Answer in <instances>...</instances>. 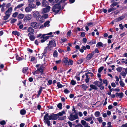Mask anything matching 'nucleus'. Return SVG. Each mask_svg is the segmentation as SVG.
<instances>
[{
    "mask_svg": "<svg viewBox=\"0 0 127 127\" xmlns=\"http://www.w3.org/2000/svg\"><path fill=\"white\" fill-rule=\"evenodd\" d=\"M48 114H46L44 117V123L46 124H47L48 126H50V122L49 121L50 120L49 119V118L48 117Z\"/></svg>",
    "mask_w": 127,
    "mask_h": 127,
    "instance_id": "nucleus-6",
    "label": "nucleus"
},
{
    "mask_svg": "<svg viewBox=\"0 0 127 127\" xmlns=\"http://www.w3.org/2000/svg\"><path fill=\"white\" fill-rule=\"evenodd\" d=\"M46 114H48V117L49 118V120H56L58 118V116L57 114H52L50 115H49V114L48 113Z\"/></svg>",
    "mask_w": 127,
    "mask_h": 127,
    "instance_id": "nucleus-2",
    "label": "nucleus"
},
{
    "mask_svg": "<svg viewBox=\"0 0 127 127\" xmlns=\"http://www.w3.org/2000/svg\"><path fill=\"white\" fill-rule=\"evenodd\" d=\"M50 7L49 6H47L45 8L43 9V11L44 13L48 12L50 9Z\"/></svg>",
    "mask_w": 127,
    "mask_h": 127,
    "instance_id": "nucleus-13",
    "label": "nucleus"
},
{
    "mask_svg": "<svg viewBox=\"0 0 127 127\" xmlns=\"http://www.w3.org/2000/svg\"><path fill=\"white\" fill-rule=\"evenodd\" d=\"M111 92H112V91H115L117 92H119L120 91V89H114L112 88V89H111Z\"/></svg>",
    "mask_w": 127,
    "mask_h": 127,
    "instance_id": "nucleus-51",
    "label": "nucleus"
},
{
    "mask_svg": "<svg viewBox=\"0 0 127 127\" xmlns=\"http://www.w3.org/2000/svg\"><path fill=\"white\" fill-rule=\"evenodd\" d=\"M12 11V8L11 7L8 8L7 10L4 13L5 15H7L10 16Z\"/></svg>",
    "mask_w": 127,
    "mask_h": 127,
    "instance_id": "nucleus-8",
    "label": "nucleus"
},
{
    "mask_svg": "<svg viewBox=\"0 0 127 127\" xmlns=\"http://www.w3.org/2000/svg\"><path fill=\"white\" fill-rule=\"evenodd\" d=\"M75 127H83L81 124H79L75 125Z\"/></svg>",
    "mask_w": 127,
    "mask_h": 127,
    "instance_id": "nucleus-58",
    "label": "nucleus"
},
{
    "mask_svg": "<svg viewBox=\"0 0 127 127\" xmlns=\"http://www.w3.org/2000/svg\"><path fill=\"white\" fill-rule=\"evenodd\" d=\"M120 85L122 87H123L124 86L125 84L122 81H120L119 82Z\"/></svg>",
    "mask_w": 127,
    "mask_h": 127,
    "instance_id": "nucleus-44",
    "label": "nucleus"
},
{
    "mask_svg": "<svg viewBox=\"0 0 127 127\" xmlns=\"http://www.w3.org/2000/svg\"><path fill=\"white\" fill-rule=\"evenodd\" d=\"M57 86L59 88H61L63 87L62 85L59 82L57 83Z\"/></svg>",
    "mask_w": 127,
    "mask_h": 127,
    "instance_id": "nucleus-47",
    "label": "nucleus"
},
{
    "mask_svg": "<svg viewBox=\"0 0 127 127\" xmlns=\"http://www.w3.org/2000/svg\"><path fill=\"white\" fill-rule=\"evenodd\" d=\"M25 10L26 12L28 13L31 12L32 10V9L29 6L25 8Z\"/></svg>",
    "mask_w": 127,
    "mask_h": 127,
    "instance_id": "nucleus-16",
    "label": "nucleus"
},
{
    "mask_svg": "<svg viewBox=\"0 0 127 127\" xmlns=\"http://www.w3.org/2000/svg\"><path fill=\"white\" fill-rule=\"evenodd\" d=\"M48 50H49V48L48 47V46H47V47H45V49L44 50V51L42 53V54L43 55H44L45 56H46V54L47 53V51Z\"/></svg>",
    "mask_w": 127,
    "mask_h": 127,
    "instance_id": "nucleus-17",
    "label": "nucleus"
},
{
    "mask_svg": "<svg viewBox=\"0 0 127 127\" xmlns=\"http://www.w3.org/2000/svg\"><path fill=\"white\" fill-rule=\"evenodd\" d=\"M61 6L60 4H55L53 7L52 10L55 12L58 13L59 12Z\"/></svg>",
    "mask_w": 127,
    "mask_h": 127,
    "instance_id": "nucleus-3",
    "label": "nucleus"
},
{
    "mask_svg": "<svg viewBox=\"0 0 127 127\" xmlns=\"http://www.w3.org/2000/svg\"><path fill=\"white\" fill-rule=\"evenodd\" d=\"M42 17L43 18L46 19L48 18V15L47 14H44L43 15Z\"/></svg>",
    "mask_w": 127,
    "mask_h": 127,
    "instance_id": "nucleus-53",
    "label": "nucleus"
},
{
    "mask_svg": "<svg viewBox=\"0 0 127 127\" xmlns=\"http://www.w3.org/2000/svg\"><path fill=\"white\" fill-rule=\"evenodd\" d=\"M120 74L122 76H124V78L125 77L126 75V73L124 71L121 72Z\"/></svg>",
    "mask_w": 127,
    "mask_h": 127,
    "instance_id": "nucleus-55",
    "label": "nucleus"
},
{
    "mask_svg": "<svg viewBox=\"0 0 127 127\" xmlns=\"http://www.w3.org/2000/svg\"><path fill=\"white\" fill-rule=\"evenodd\" d=\"M49 23L50 21H47L44 24V27H48L49 26Z\"/></svg>",
    "mask_w": 127,
    "mask_h": 127,
    "instance_id": "nucleus-24",
    "label": "nucleus"
},
{
    "mask_svg": "<svg viewBox=\"0 0 127 127\" xmlns=\"http://www.w3.org/2000/svg\"><path fill=\"white\" fill-rule=\"evenodd\" d=\"M42 87H41L40 88V89H39V90L38 91V94L37 95V96L38 97L41 94V91H42Z\"/></svg>",
    "mask_w": 127,
    "mask_h": 127,
    "instance_id": "nucleus-32",
    "label": "nucleus"
},
{
    "mask_svg": "<svg viewBox=\"0 0 127 127\" xmlns=\"http://www.w3.org/2000/svg\"><path fill=\"white\" fill-rule=\"evenodd\" d=\"M65 114V112L64 111H62L61 112H59L57 114L58 115V118H59V119H58V120H64L65 119H66V116H64L59 118V116H62L64 114Z\"/></svg>",
    "mask_w": 127,
    "mask_h": 127,
    "instance_id": "nucleus-4",
    "label": "nucleus"
},
{
    "mask_svg": "<svg viewBox=\"0 0 127 127\" xmlns=\"http://www.w3.org/2000/svg\"><path fill=\"white\" fill-rule=\"evenodd\" d=\"M36 67H38L37 69V70L41 72V74L43 72V66L40 65H36Z\"/></svg>",
    "mask_w": 127,
    "mask_h": 127,
    "instance_id": "nucleus-9",
    "label": "nucleus"
},
{
    "mask_svg": "<svg viewBox=\"0 0 127 127\" xmlns=\"http://www.w3.org/2000/svg\"><path fill=\"white\" fill-rule=\"evenodd\" d=\"M29 6L32 9H33L35 8L36 7L35 4H29Z\"/></svg>",
    "mask_w": 127,
    "mask_h": 127,
    "instance_id": "nucleus-25",
    "label": "nucleus"
},
{
    "mask_svg": "<svg viewBox=\"0 0 127 127\" xmlns=\"http://www.w3.org/2000/svg\"><path fill=\"white\" fill-rule=\"evenodd\" d=\"M52 32H51L49 33H48L46 34H44L42 36L41 38H43L44 39L46 40H47L50 37V36H45V35H50L52 34Z\"/></svg>",
    "mask_w": 127,
    "mask_h": 127,
    "instance_id": "nucleus-10",
    "label": "nucleus"
},
{
    "mask_svg": "<svg viewBox=\"0 0 127 127\" xmlns=\"http://www.w3.org/2000/svg\"><path fill=\"white\" fill-rule=\"evenodd\" d=\"M28 36L29 37L30 40L32 41H34L35 38V37L34 36V34H30L28 33Z\"/></svg>",
    "mask_w": 127,
    "mask_h": 127,
    "instance_id": "nucleus-11",
    "label": "nucleus"
},
{
    "mask_svg": "<svg viewBox=\"0 0 127 127\" xmlns=\"http://www.w3.org/2000/svg\"><path fill=\"white\" fill-rule=\"evenodd\" d=\"M53 56L54 57H57L58 56V53L57 51L55 50L54 51L53 53Z\"/></svg>",
    "mask_w": 127,
    "mask_h": 127,
    "instance_id": "nucleus-39",
    "label": "nucleus"
},
{
    "mask_svg": "<svg viewBox=\"0 0 127 127\" xmlns=\"http://www.w3.org/2000/svg\"><path fill=\"white\" fill-rule=\"evenodd\" d=\"M62 104L61 103H59L58 105V107L60 109H62Z\"/></svg>",
    "mask_w": 127,
    "mask_h": 127,
    "instance_id": "nucleus-50",
    "label": "nucleus"
},
{
    "mask_svg": "<svg viewBox=\"0 0 127 127\" xmlns=\"http://www.w3.org/2000/svg\"><path fill=\"white\" fill-rule=\"evenodd\" d=\"M103 82L104 84H106V86H107L108 83H107V81L106 80H105L103 81Z\"/></svg>",
    "mask_w": 127,
    "mask_h": 127,
    "instance_id": "nucleus-59",
    "label": "nucleus"
},
{
    "mask_svg": "<svg viewBox=\"0 0 127 127\" xmlns=\"http://www.w3.org/2000/svg\"><path fill=\"white\" fill-rule=\"evenodd\" d=\"M119 26L120 27V29L121 30H123V29L124 26L122 24H120L119 25Z\"/></svg>",
    "mask_w": 127,
    "mask_h": 127,
    "instance_id": "nucleus-62",
    "label": "nucleus"
},
{
    "mask_svg": "<svg viewBox=\"0 0 127 127\" xmlns=\"http://www.w3.org/2000/svg\"><path fill=\"white\" fill-rule=\"evenodd\" d=\"M5 15L3 16V19L4 20H6L8 19L10 16L7 15Z\"/></svg>",
    "mask_w": 127,
    "mask_h": 127,
    "instance_id": "nucleus-29",
    "label": "nucleus"
},
{
    "mask_svg": "<svg viewBox=\"0 0 127 127\" xmlns=\"http://www.w3.org/2000/svg\"><path fill=\"white\" fill-rule=\"evenodd\" d=\"M67 123L68 124L69 126L70 127H72V123L70 121H68L67 122Z\"/></svg>",
    "mask_w": 127,
    "mask_h": 127,
    "instance_id": "nucleus-60",
    "label": "nucleus"
},
{
    "mask_svg": "<svg viewBox=\"0 0 127 127\" xmlns=\"http://www.w3.org/2000/svg\"><path fill=\"white\" fill-rule=\"evenodd\" d=\"M116 9V8H115L113 7H112L111 8H110L108 10V12H111V11L114 10Z\"/></svg>",
    "mask_w": 127,
    "mask_h": 127,
    "instance_id": "nucleus-42",
    "label": "nucleus"
},
{
    "mask_svg": "<svg viewBox=\"0 0 127 127\" xmlns=\"http://www.w3.org/2000/svg\"><path fill=\"white\" fill-rule=\"evenodd\" d=\"M116 97L119 96L120 98H122L123 97V94L122 93H116Z\"/></svg>",
    "mask_w": 127,
    "mask_h": 127,
    "instance_id": "nucleus-15",
    "label": "nucleus"
},
{
    "mask_svg": "<svg viewBox=\"0 0 127 127\" xmlns=\"http://www.w3.org/2000/svg\"><path fill=\"white\" fill-rule=\"evenodd\" d=\"M90 86L92 89L94 90H96L98 89L97 87L95 85L91 84L90 85Z\"/></svg>",
    "mask_w": 127,
    "mask_h": 127,
    "instance_id": "nucleus-18",
    "label": "nucleus"
},
{
    "mask_svg": "<svg viewBox=\"0 0 127 127\" xmlns=\"http://www.w3.org/2000/svg\"><path fill=\"white\" fill-rule=\"evenodd\" d=\"M56 46V43L55 41L54 40H52L49 42V43L47 44V46L50 50L52 49V47Z\"/></svg>",
    "mask_w": 127,
    "mask_h": 127,
    "instance_id": "nucleus-1",
    "label": "nucleus"
},
{
    "mask_svg": "<svg viewBox=\"0 0 127 127\" xmlns=\"http://www.w3.org/2000/svg\"><path fill=\"white\" fill-rule=\"evenodd\" d=\"M111 122H108L107 124V125H108L107 127H112V126L111 125Z\"/></svg>",
    "mask_w": 127,
    "mask_h": 127,
    "instance_id": "nucleus-64",
    "label": "nucleus"
},
{
    "mask_svg": "<svg viewBox=\"0 0 127 127\" xmlns=\"http://www.w3.org/2000/svg\"><path fill=\"white\" fill-rule=\"evenodd\" d=\"M18 14V13L17 12H15L12 15V16L14 18L16 17Z\"/></svg>",
    "mask_w": 127,
    "mask_h": 127,
    "instance_id": "nucleus-43",
    "label": "nucleus"
},
{
    "mask_svg": "<svg viewBox=\"0 0 127 127\" xmlns=\"http://www.w3.org/2000/svg\"><path fill=\"white\" fill-rule=\"evenodd\" d=\"M95 115L96 117H99L100 115V113L99 111H96L95 113Z\"/></svg>",
    "mask_w": 127,
    "mask_h": 127,
    "instance_id": "nucleus-26",
    "label": "nucleus"
},
{
    "mask_svg": "<svg viewBox=\"0 0 127 127\" xmlns=\"http://www.w3.org/2000/svg\"><path fill=\"white\" fill-rule=\"evenodd\" d=\"M73 113H71L68 118L69 120L71 121H73L78 118L77 114L76 113L75 115H73Z\"/></svg>",
    "mask_w": 127,
    "mask_h": 127,
    "instance_id": "nucleus-5",
    "label": "nucleus"
},
{
    "mask_svg": "<svg viewBox=\"0 0 127 127\" xmlns=\"http://www.w3.org/2000/svg\"><path fill=\"white\" fill-rule=\"evenodd\" d=\"M12 33L13 34L15 35H16L18 36H19L20 35L19 33L17 31H13L12 32Z\"/></svg>",
    "mask_w": 127,
    "mask_h": 127,
    "instance_id": "nucleus-31",
    "label": "nucleus"
},
{
    "mask_svg": "<svg viewBox=\"0 0 127 127\" xmlns=\"http://www.w3.org/2000/svg\"><path fill=\"white\" fill-rule=\"evenodd\" d=\"M82 88L84 89L85 90H86L87 88L88 87L85 84H83L81 85Z\"/></svg>",
    "mask_w": 127,
    "mask_h": 127,
    "instance_id": "nucleus-20",
    "label": "nucleus"
},
{
    "mask_svg": "<svg viewBox=\"0 0 127 127\" xmlns=\"http://www.w3.org/2000/svg\"><path fill=\"white\" fill-rule=\"evenodd\" d=\"M21 114L23 115H25L26 113V111L25 110L22 109L20 111Z\"/></svg>",
    "mask_w": 127,
    "mask_h": 127,
    "instance_id": "nucleus-34",
    "label": "nucleus"
},
{
    "mask_svg": "<svg viewBox=\"0 0 127 127\" xmlns=\"http://www.w3.org/2000/svg\"><path fill=\"white\" fill-rule=\"evenodd\" d=\"M104 68L103 67H100L98 70V72L99 73H100L102 71L103 69Z\"/></svg>",
    "mask_w": 127,
    "mask_h": 127,
    "instance_id": "nucleus-54",
    "label": "nucleus"
},
{
    "mask_svg": "<svg viewBox=\"0 0 127 127\" xmlns=\"http://www.w3.org/2000/svg\"><path fill=\"white\" fill-rule=\"evenodd\" d=\"M97 47H103V44L101 42H98L96 45Z\"/></svg>",
    "mask_w": 127,
    "mask_h": 127,
    "instance_id": "nucleus-19",
    "label": "nucleus"
},
{
    "mask_svg": "<svg viewBox=\"0 0 127 127\" xmlns=\"http://www.w3.org/2000/svg\"><path fill=\"white\" fill-rule=\"evenodd\" d=\"M24 17V15L22 14H20L18 16V18L19 19H23Z\"/></svg>",
    "mask_w": 127,
    "mask_h": 127,
    "instance_id": "nucleus-33",
    "label": "nucleus"
},
{
    "mask_svg": "<svg viewBox=\"0 0 127 127\" xmlns=\"http://www.w3.org/2000/svg\"><path fill=\"white\" fill-rule=\"evenodd\" d=\"M79 74L78 75L76 76L75 77L77 80L78 81H79L80 80V78L79 77Z\"/></svg>",
    "mask_w": 127,
    "mask_h": 127,
    "instance_id": "nucleus-56",
    "label": "nucleus"
},
{
    "mask_svg": "<svg viewBox=\"0 0 127 127\" xmlns=\"http://www.w3.org/2000/svg\"><path fill=\"white\" fill-rule=\"evenodd\" d=\"M36 18V20L39 21H40V22H42V17L40 15L38 17H37Z\"/></svg>",
    "mask_w": 127,
    "mask_h": 127,
    "instance_id": "nucleus-21",
    "label": "nucleus"
},
{
    "mask_svg": "<svg viewBox=\"0 0 127 127\" xmlns=\"http://www.w3.org/2000/svg\"><path fill=\"white\" fill-rule=\"evenodd\" d=\"M118 4L117 2H114L110 6L111 7H114L117 5Z\"/></svg>",
    "mask_w": 127,
    "mask_h": 127,
    "instance_id": "nucleus-41",
    "label": "nucleus"
},
{
    "mask_svg": "<svg viewBox=\"0 0 127 127\" xmlns=\"http://www.w3.org/2000/svg\"><path fill=\"white\" fill-rule=\"evenodd\" d=\"M93 56L90 54H89L87 57V59L88 60H90Z\"/></svg>",
    "mask_w": 127,
    "mask_h": 127,
    "instance_id": "nucleus-28",
    "label": "nucleus"
},
{
    "mask_svg": "<svg viewBox=\"0 0 127 127\" xmlns=\"http://www.w3.org/2000/svg\"><path fill=\"white\" fill-rule=\"evenodd\" d=\"M31 15H28L25 17V19L28 20H30L31 19Z\"/></svg>",
    "mask_w": 127,
    "mask_h": 127,
    "instance_id": "nucleus-30",
    "label": "nucleus"
},
{
    "mask_svg": "<svg viewBox=\"0 0 127 127\" xmlns=\"http://www.w3.org/2000/svg\"><path fill=\"white\" fill-rule=\"evenodd\" d=\"M24 5V4L23 3L21 4L18 5H17V8H20L22 6H23Z\"/></svg>",
    "mask_w": 127,
    "mask_h": 127,
    "instance_id": "nucleus-52",
    "label": "nucleus"
},
{
    "mask_svg": "<svg viewBox=\"0 0 127 127\" xmlns=\"http://www.w3.org/2000/svg\"><path fill=\"white\" fill-rule=\"evenodd\" d=\"M117 71L118 72H120L122 70V68L121 67H119L117 69Z\"/></svg>",
    "mask_w": 127,
    "mask_h": 127,
    "instance_id": "nucleus-63",
    "label": "nucleus"
},
{
    "mask_svg": "<svg viewBox=\"0 0 127 127\" xmlns=\"http://www.w3.org/2000/svg\"><path fill=\"white\" fill-rule=\"evenodd\" d=\"M68 64L69 65H71L73 64V62L71 60H69L68 62Z\"/></svg>",
    "mask_w": 127,
    "mask_h": 127,
    "instance_id": "nucleus-38",
    "label": "nucleus"
},
{
    "mask_svg": "<svg viewBox=\"0 0 127 127\" xmlns=\"http://www.w3.org/2000/svg\"><path fill=\"white\" fill-rule=\"evenodd\" d=\"M27 31L30 34H34L33 33L34 29L31 27H29L27 29Z\"/></svg>",
    "mask_w": 127,
    "mask_h": 127,
    "instance_id": "nucleus-14",
    "label": "nucleus"
},
{
    "mask_svg": "<svg viewBox=\"0 0 127 127\" xmlns=\"http://www.w3.org/2000/svg\"><path fill=\"white\" fill-rule=\"evenodd\" d=\"M81 123L84 126L86 125L87 124L85 121L83 120H82L81 121Z\"/></svg>",
    "mask_w": 127,
    "mask_h": 127,
    "instance_id": "nucleus-35",
    "label": "nucleus"
},
{
    "mask_svg": "<svg viewBox=\"0 0 127 127\" xmlns=\"http://www.w3.org/2000/svg\"><path fill=\"white\" fill-rule=\"evenodd\" d=\"M47 2H46L45 1H43L42 3V6L43 7H45L47 5V4H46Z\"/></svg>",
    "mask_w": 127,
    "mask_h": 127,
    "instance_id": "nucleus-40",
    "label": "nucleus"
},
{
    "mask_svg": "<svg viewBox=\"0 0 127 127\" xmlns=\"http://www.w3.org/2000/svg\"><path fill=\"white\" fill-rule=\"evenodd\" d=\"M124 18V16H122L120 17L119 18H117V22H118L122 20Z\"/></svg>",
    "mask_w": 127,
    "mask_h": 127,
    "instance_id": "nucleus-23",
    "label": "nucleus"
},
{
    "mask_svg": "<svg viewBox=\"0 0 127 127\" xmlns=\"http://www.w3.org/2000/svg\"><path fill=\"white\" fill-rule=\"evenodd\" d=\"M97 120L100 123L102 122V118L101 117H100L97 118Z\"/></svg>",
    "mask_w": 127,
    "mask_h": 127,
    "instance_id": "nucleus-61",
    "label": "nucleus"
},
{
    "mask_svg": "<svg viewBox=\"0 0 127 127\" xmlns=\"http://www.w3.org/2000/svg\"><path fill=\"white\" fill-rule=\"evenodd\" d=\"M32 13L33 16L34 17L37 18L40 15L39 13L37 11L32 12Z\"/></svg>",
    "mask_w": 127,
    "mask_h": 127,
    "instance_id": "nucleus-12",
    "label": "nucleus"
},
{
    "mask_svg": "<svg viewBox=\"0 0 127 127\" xmlns=\"http://www.w3.org/2000/svg\"><path fill=\"white\" fill-rule=\"evenodd\" d=\"M6 122L4 120H2L0 122V124L1 125H4L6 124Z\"/></svg>",
    "mask_w": 127,
    "mask_h": 127,
    "instance_id": "nucleus-49",
    "label": "nucleus"
},
{
    "mask_svg": "<svg viewBox=\"0 0 127 127\" xmlns=\"http://www.w3.org/2000/svg\"><path fill=\"white\" fill-rule=\"evenodd\" d=\"M93 117H91L88 118V117H86L84 118V120L87 121H91Z\"/></svg>",
    "mask_w": 127,
    "mask_h": 127,
    "instance_id": "nucleus-22",
    "label": "nucleus"
},
{
    "mask_svg": "<svg viewBox=\"0 0 127 127\" xmlns=\"http://www.w3.org/2000/svg\"><path fill=\"white\" fill-rule=\"evenodd\" d=\"M17 20V19H12L10 21V23L11 24L14 23Z\"/></svg>",
    "mask_w": 127,
    "mask_h": 127,
    "instance_id": "nucleus-46",
    "label": "nucleus"
},
{
    "mask_svg": "<svg viewBox=\"0 0 127 127\" xmlns=\"http://www.w3.org/2000/svg\"><path fill=\"white\" fill-rule=\"evenodd\" d=\"M68 59L67 58H64L63 59V62L65 64L67 63H68Z\"/></svg>",
    "mask_w": 127,
    "mask_h": 127,
    "instance_id": "nucleus-27",
    "label": "nucleus"
},
{
    "mask_svg": "<svg viewBox=\"0 0 127 127\" xmlns=\"http://www.w3.org/2000/svg\"><path fill=\"white\" fill-rule=\"evenodd\" d=\"M83 62V60L81 59H80L79 60H78L77 63L78 64H81Z\"/></svg>",
    "mask_w": 127,
    "mask_h": 127,
    "instance_id": "nucleus-48",
    "label": "nucleus"
},
{
    "mask_svg": "<svg viewBox=\"0 0 127 127\" xmlns=\"http://www.w3.org/2000/svg\"><path fill=\"white\" fill-rule=\"evenodd\" d=\"M73 85H74L76 84V83L74 80H72L70 82Z\"/></svg>",
    "mask_w": 127,
    "mask_h": 127,
    "instance_id": "nucleus-45",
    "label": "nucleus"
},
{
    "mask_svg": "<svg viewBox=\"0 0 127 127\" xmlns=\"http://www.w3.org/2000/svg\"><path fill=\"white\" fill-rule=\"evenodd\" d=\"M40 25L38 23L36 22H33L31 23L30 26L32 27L35 28L37 29L39 27Z\"/></svg>",
    "mask_w": 127,
    "mask_h": 127,
    "instance_id": "nucleus-7",
    "label": "nucleus"
},
{
    "mask_svg": "<svg viewBox=\"0 0 127 127\" xmlns=\"http://www.w3.org/2000/svg\"><path fill=\"white\" fill-rule=\"evenodd\" d=\"M16 60L18 61H20L22 60L23 58H22L19 57L18 55H17L16 57Z\"/></svg>",
    "mask_w": 127,
    "mask_h": 127,
    "instance_id": "nucleus-37",
    "label": "nucleus"
},
{
    "mask_svg": "<svg viewBox=\"0 0 127 127\" xmlns=\"http://www.w3.org/2000/svg\"><path fill=\"white\" fill-rule=\"evenodd\" d=\"M28 70V68L27 67H25L23 69V72L24 73L26 72Z\"/></svg>",
    "mask_w": 127,
    "mask_h": 127,
    "instance_id": "nucleus-36",
    "label": "nucleus"
},
{
    "mask_svg": "<svg viewBox=\"0 0 127 127\" xmlns=\"http://www.w3.org/2000/svg\"><path fill=\"white\" fill-rule=\"evenodd\" d=\"M95 43L96 41L95 40H93L89 42L90 44L91 45H92L93 44H95Z\"/></svg>",
    "mask_w": 127,
    "mask_h": 127,
    "instance_id": "nucleus-57",
    "label": "nucleus"
}]
</instances>
